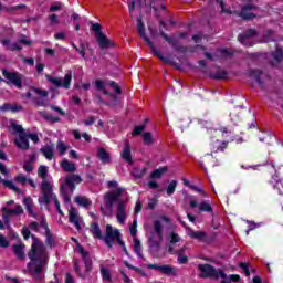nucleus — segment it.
Instances as JSON below:
<instances>
[{
  "label": "nucleus",
  "instance_id": "a18cd8bd",
  "mask_svg": "<svg viewBox=\"0 0 283 283\" xmlns=\"http://www.w3.org/2000/svg\"><path fill=\"white\" fill-rule=\"evenodd\" d=\"M273 41V30L269 29L263 33V43H271Z\"/></svg>",
  "mask_w": 283,
  "mask_h": 283
},
{
  "label": "nucleus",
  "instance_id": "39448f33",
  "mask_svg": "<svg viewBox=\"0 0 283 283\" xmlns=\"http://www.w3.org/2000/svg\"><path fill=\"white\" fill-rule=\"evenodd\" d=\"M38 175L42 178L41 189H42V202L44 205H50V196H52V184L48 181V167L40 166L38 170Z\"/></svg>",
  "mask_w": 283,
  "mask_h": 283
},
{
  "label": "nucleus",
  "instance_id": "6e6552de",
  "mask_svg": "<svg viewBox=\"0 0 283 283\" xmlns=\"http://www.w3.org/2000/svg\"><path fill=\"white\" fill-rule=\"evenodd\" d=\"M46 80L49 83H52L54 87H64V90H70V86L72 85V71H69L64 75V80L61 77H52L50 75H46Z\"/></svg>",
  "mask_w": 283,
  "mask_h": 283
},
{
  "label": "nucleus",
  "instance_id": "c85d7f7f",
  "mask_svg": "<svg viewBox=\"0 0 283 283\" xmlns=\"http://www.w3.org/2000/svg\"><path fill=\"white\" fill-rule=\"evenodd\" d=\"M167 170H168L167 166H163V167H160L158 169H155L150 174L149 178H151V180L160 179V178H163L164 174H167Z\"/></svg>",
  "mask_w": 283,
  "mask_h": 283
},
{
  "label": "nucleus",
  "instance_id": "4468645a",
  "mask_svg": "<svg viewBox=\"0 0 283 283\" xmlns=\"http://www.w3.org/2000/svg\"><path fill=\"white\" fill-rule=\"evenodd\" d=\"M150 50L153 52V56H156L157 59H159V61L166 63V65H172L174 67H176V70H180V64L176 63V61H174V59L171 57L164 56L163 53H160V51L156 49V45L153 46Z\"/></svg>",
  "mask_w": 283,
  "mask_h": 283
},
{
  "label": "nucleus",
  "instance_id": "37998d69",
  "mask_svg": "<svg viewBox=\"0 0 283 283\" xmlns=\"http://www.w3.org/2000/svg\"><path fill=\"white\" fill-rule=\"evenodd\" d=\"M101 275L104 282H112V273L105 266L101 269Z\"/></svg>",
  "mask_w": 283,
  "mask_h": 283
},
{
  "label": "nucleus",
  "instance_id": "423d86ee",
  "mask_svg": "<svg viewBox=\"0 0 283 283\" xmlns=\"http://www.w3.org/2000/svg\"><path fill=\"white\" fill-rule=\"evenodd\" d=\"M104 242L108 249H112L114 247V242H117L122 249L125 248V241H123V234H120V231L118 229L114 230V227L112 224L106 226V233L104 235Z\"/></svg>",
  "mask_w": 283,
  "mask_h": 283
},
{
  "label": "nucleus",
  "instance_id": "a211bd4d",
  "mask_svg": "<svg viewBox=\"0 0 283 283\" xmlns=\"http://www.w3.org/2000/svg\"><path fill=\"white\" fill-rule=\"evenodd\" d=\"M14 144L19 149H22V151H28V149H30V139L28 138V133L20 134L19 138L14 140Z\"/></svg>",
  "mask_w": 283,
  "mask_h": 283
},
{
  "label": "nucleus",
  "instance_id": "2f4dec72",
  "mask_svg": "<svg viewBox=\"0 0 283 283\" xmlns=\"http://www.w3.org/2000/svg\"><path fill=\"white\" fill-rule=\"evenodd\" d=\"M23 249H24V245H22V244L13 245V253L17 255L18 260L25 259V251Z\"/></svg>",
  "mask_w": 283,
  "mask_h": 283
},
{
  "label": "nucleus",
  "instance_id": "e433bc0d",
  "mask_svg": "<svg viewBox=\"0 0 283 283\" xmlns=\"http://www.w3.org/2000/svg\"><path fill=\"white\" fill-rule=\"evenodd\" d=\"M240 17L243 21H253V19H258V14L251 13L244 9H241Z\"/></svg>",
  "mask_w": 283,
  "mask_h": 283
},
{
  "label": "nucleus",
  "instance_id": "dca6fc26",
  "mask_svg": "<svg viewBox=\"0 0 283 283\" xmlns=\"http://www.w3.org/2000/svg\"><path fill=\"white\" fill-rule=\"evenodd\" d=\"M187 235L192 240H198V242H209V235L205 231H195L193 229L189 228Z\"/></svg>",
  "mask_w": 283,
  "mask_h": 283
},
{
  "label": "nucleus",
  "instance_id": "ea45409f",
  "mask_svg": "<svg viewBox=\"0 0 283 283\" xmlns=\"http://www.w3.org/2000/svg\"><path fill=\"white\" fill-rule=\"evenodd\" d=\"M272 57L274 59V61L276 63H282L283 61V50L282 48H276V50L274 52H272Z\"/></svg>",
  "mask_w": 283,
  "mask_h": 283
},
{
  "label": "nucleus",
  "instance_id": "2eb2a0df",
  "mask_svg": "<svg viewBox=\"0 0 283 283\" xmlns=\"http://www.w3.org/2000/svg\"><path fill=\"white\" fill-rule=\"evenodd\" d=\"M258 36V30L248 29L243 33L238 35V41L242 43V45H247V48H251L253 44H247L248 39H254Z\"/></svg>",
  "mask_w": 283,
  "mask_h": 283
},
{
  "label": "nucleus",
  "instance_id": "412c9836",
  "mask_svg": "<svg viewBox=\"0 0 283 283\" xmlns=\"http://www.w3.org/2000/svg\"><path fill=\"white\" fill-rule=\"evenodd\" d=\"M69 222L74 224L77 231H81V222L78 221V212H76V208L71 207L69 210Z\"/></svg>",
  "mask_w": 283,
  "mask_h": 283
},
{
  "label": "nucleus",
  "instance_id": "20e7f679",
  "mask_svg": "<svg viewBox=\"0 0 283 283\" xmlns=\"http://www.w3.org/2000/svg\"><path fill=\"white\" fill-rule=\"evenodd\" d=\"M148 242L151 251H160V242H163V223L160 220L153 222V231H150Z\"/></svg>",
  "mask_w": 283,
  "mask_h": 283
},
{
  "label": "nucleus",
  "instance_id": "ddd939ff",
  "mask_svg": "<svg viewBox=\"0 0 283 283\" xmlns=\"http://www.w3.org/2000/svg\"><path fill=\"white\" fill-rule=\"evenodd\" d=\"M77 253L82 255V260L84 262L86 273H92L93 262H92V258L90 256V252L85 251V248H83V245L77 243Z\"/></svg>",
  "mask_w": 283,
  "mask_h": 283
},
{
  "label": "nucleus",
  "instance_id": "6e6d98bb",
  "mask_svg": "<svg viewBox=\"0 0 283 283\" xmlns=\"http://www.w3.org/2000/svg\"><path fill=\"white\" fill-rule=\"evenodd\" d=\"M15 182H19L20 185H25L28 182V177H25L23 174H20L15 177Z\"/></svg>",
  "mask_w": 283,
  "mask_h": 283
},
{
  "label": "nucleus",
  "instance_id": "a878e982",
  "mask_svg": "<svg viewBox=\"0 0 283 283\" xmlns=\"http://www.w3.org/2000/svg\"><path fill=\"white\" fill-rule=\"evenodd\" d=\"M2 211L7 217L23 216V207L17 206L14 209L3 208Z\"/></svg>",
  "mask_w": 283,
  "mask_h": 283
},
{
  "label": "nucleus",
  "instance_id": "5701e85b",
  "mask_svg": "<svg viewBox=\"0 0 283 283\" xmlns=\"http://www.w3.org/2000/svg\"><path fill=\"white\" fill-rule=\"evenodd\" d=\"M229 147V142H221V140H216L210 145L211 154H219V151H224Z\"/></svg>",
  "mask_w": 283,
  "mask_h": 283
},
{
  "label": "nucleus",
  "instance_id": "69168bd1",
  "mask_svg": "<svg viewBox=\"0 0 283 283\" xmlns=\"http://www.w3.org/2000/svg\"><path fill=\"white\" fill-rule=\"evenodd\" d=\"M39 222L36 221H32L30 224H29V229H31V231H35V233H39Z\"/></svg>",
  "mask_w": 283,
  "mask_h": 283
},
{
  "label": "nucleus",
  "instance_id": "a19ab883",
  "mask_svg": "<svg viewBox=\"0 0 283 283\" xmlns=\"http://www.w3.org/2000/svg\"><path fill=\"white\" fill-rule=\"evenodd\" d=\"M132 174H133L134 178L140 179L147 174V168L136 167L133 169Z\"/></svg>",
  "mask_w": 283,
  "mask_h": 283
},
{
  "label": "nucleus",
  "instance_id": "774afa93",
  "mask_svg": "<svg viewBox=\"0 0 283 283\" xmlns=\"http://www.w3.org/2000/svg\"><path fill=\"white\" fill-rule=\"evenodd\" d=\"M65 283H75L72 274L66 273Z\"/></svg>",
  "mask_w": 283,
  "mask_h": 283
},
{
  "label": "nucleus",
  "instance_id": "393cba45",
  "mask_svg": "<svg viewBox=\"0 0 283 283\" xmlns=\"http://www.w3.org/2000/svg\"><path fill=\"white\" fill-rule=\"evenodd\" d=\"M40 151L42 153L44 158H46V160H53L54 159V144L45 145L44 147H42L40 149Z\"/></svg>",
  "mask_w": 283,
  "mask_h": 283
},
{
  "label": "nucleus",
  "instance_id": "13d9d810",
  "mask_svg": "<svg viewBox=\"0 0 283 283\" xmlns=\"http://www.w3.org/2000/svg\"><path fill=\"white\" fill-rule=\"evenodd\" d=\"M77 52L82 55V59H86L87 50L85 49V43H80Z\"/></svg>",
  "mask_w": 283,
  "mask_h": 283
},
{
  "label": "nucleus",
  "instance_id": "6ab92c4d",
  "mask_svg": "<svg viewBox=\"0 0 283 283\" xmlns=\"http://www.w3.org/2000/svg\"><path fill=\"white\" fill-rule=\"evenodd\" d=\"M250 78H254L261 90H264V81H262V70L260 69H250L248 71Z\"/></svg>",
  "mask_w": 283,
  "mask_h": 283
},
{
  "label": "nucleus",
  "instance_id": "f257e3e1",
  "mask_svg": "<svg viewBox=\"0 0 283 283\" xmlns=\"http://www.w3.org/2000/svg\"><path fill=\"white\" fill-rule=\"evenodd\" d=\"M22 235L24 240H30V235L33 240L28 253V258L31 260V263L28 265L29 271H31L35 280H43V271L48 266V250L39 238L30 232V228H23Z\"/></svg>",
  "mask_w": 283,
  "mask_h": 283
},
{
  "label": "nucleus",
  "instance_id": "79ce46f5",
  "mask_svg": "<svg viewBox=\"0 0 283 283\" xmlns=\"http://www.w3.org/2000/svg\"><path fill=\"white\" fill-rule=\"evenodd\" d=\"M177 187H178V180H171L166 189L167 196H174V193H176Z\"/></svg>",
  "mask_w": 283,
  "mask_h": 283
},
{
  "label": "nucleus",
  "instance_id": "aec40b11",
  "mask_svg": "<svg viewBox=\"0 0 283 283\" xmlns=\"http://www.w3.org/2000/svg\"><path fill=\"white\" fill-rule=\"evenodd\" d=\"M116 218L120 224L127 220V207L125 206V202L119 201L116 210Z\"/></svg>",
  "mask_w": 283,
  "mask_h": 283
},
{
  "label": "nucleus",
  "instance_id": "5fc2aeb1",
  "mask_svg": "<svg viewBox=\"0 0 283 283\" xmlns=\"http://www.w3.org/2000/svg\"><path fill=\"white\" fill-rule=\"evenodd\" d=\"M95 88L97 90V92H103V90H105V82H103V80H96Z\"/></svg>",
  "mask_w": 283,
  "mask_h": 283
},
{
  "label": "nucleus",
  "instance_id": "0e129e2a",
  "mask_svg": "<svg viewBox=\"0 0 283 283\" xmlns=\"http://www.w3.org/2000/svg\"><path fill=\"white\" fill-rule=\"evenodd\" d=\"M52 242H54V237L52 235V232L48 230V232H46V244L49 247H52Z\"/></svg>",
  "mask_w": 283,
  "mask_h": 283
},
{
  "label": "nucleus",
  "instance_id": "052dcab7",
  "mask_svg": "<svg viewBox=\"0 0 283 283\" xmlns=\"http://www.w3.org/2000/svg\"><path fill=\"white\" fill-rule=\"evenodd\" d=\"M177 261L179 264H187V262H189V256L185 254H178Z\"/></svg>",
  "mask_w": 283,
  "mask_h": 283
},
{
  "label": "nucleus",
  "instance_id": "9b49d317",
  "mask_svg": "<svg viewBox=\"0 0 283 283\" xmlns=\"http://www.w3.org/2000/svg\"><path fill=\"white\" fill-rule=\"evenodd\" d=\"M159 34L161 38L165 39V41H167V43H169V45H171V48L175 50V52H179L180 54H187V52H189L188 46L180 44L178 42V40L169 36L167 33H165V31L160 30Z\"/></svg>",
  "mask_w": 283,
  "mask_h": 283
},
{
  "label": "nucleus",
  "instance_id": "b1692460",
  "mask_svg": "<svg viewBox=\"0 0 283 283\" xmlns=\"http://www.w3.org/2000/svg\"><path fill=\"white\" fill-rule=\"evenodd\" d=\"M90 233L95 240L105 241V237H103V231L101 230V226H98V223H91Z\"/></svg>",
  "mask_w": 283,
  "mask_h": 283
},
{
  "label": "nucleus",
  "instance_id": "680f3d73",
  "mask_svg": "<svg viewBox=\"0 0 283 283\" xmlns=\"http://www.w3.org/2000/svg\"><path fill=\"white\" fill-rule=\"evenodd\" d=\"M94 123H96L95 116H90L87 119L84 120V125H86V127L94 125Z\"/></svg>",
  "mask_w": 283,
  "mask_h": 283
},
{
  "label": "nucleus",
  "instance_id": "603ef678",
  "mask_svg": "<svg viewBox=\"0 0 283 283\" xmlns=\"http://www.w3.org/2000/svg\"><path fill=\"white\" fill-rule=\"evenodd\" d=\"M180 242V235L176 232L170 233V244H178Z\"/></svg>",
  "mask_w": 283,
  "mask_h": 283
},
{
  "label": "nucleus",
  "instance_id": "864d4df0",
  "mask_svg": "<svg viewBox=\"0 0 283 283\" xmlns=\"http://www.w3.org/2000/svg\"><path fill=\"white\" fill-rule=\"evenodd\" d=\"M0 247H2V249L10 247V241H8L3 234H0Z\"/></svg>",
  "mask_w": 283,
  "mask_h": 283
},
{
  "label": "nucleus",
  "instance_id": "c03bdc74",
  "mask_svg": "<svg viewBox=\"0 0 283 283\" xmlns=\"http://www.w3.org/2000/svg\"><path fill=\"white\" fill-rule=\"evenodd\" d=\"M143 140L144 145H154V137L151 136V133L146 132L143 134Z\"/></svg>",
  "mask_w": 283,
  "mask_h": 283
},
{
  "label": "nucleus",
  "instance_id": "9d476101",
  "mask_svg": "<svg viewBox=\"0 0 283 283\" xmlns=\"http://www.w3.org/2000/svg\"><path fill=\"white\" fill-rule=\"evenodd\" d=\"M120 196H123V188H117L113 192H106L104 196L105 208L108 209V211H112L114 209V202H118Z\"/></svg>",
  "mask_w": 283,
  "mask_h": 283
},
{
  "label": "nucleus",
  "instance_id": "4d7b16f0",
  "mask_svg": "<svg viewBox=\"0 0 283 283\" xmlns=\"http://www.w3.org/2000/svg\"><path fill=\"white\" fill-rule=\"evenodd\" d=\"M12 129L21 136V134H27L25 130L23 129V126L19 124H12Z\"/></svg>",
  "mask_w": 283,
  "mask_h": 283
},
{
  "label": "nucleus",
  "instance_id": "bb28decb",
  "mask_svg": "<svg viewBox=\"0 0 283 283\" xmlns=\"http://www.w3.org/2000/svg\"><path fill=\"white\" fill-rule=\"evenodd\" d=\"M2 45H4V48H8V50H10V52H21V50H23V46L17 44V43L10 44V39H3Z\"/></svg>",
  "mask_w": 283,
  "mask_h": 283
},
{
  "label": "nucleus",
  "instance_id": "cd10ccee",
  "mask_svg": "<svg viewBox=\"0 0 283 283\" xmlns=\"http://www.w3.org/2000/svg\"><path fill=\"white\" fill-rule=\"evenodd\" d=\"M61 166L62 169H64V171H66L67 174H74V171H76V165L67 159L62 160Z\"/></svg>",
  "mask_w": 283,
  "mask_h": 283
},
{
  "label": "nucleus",
  "instance_id": "8fccbe9b",
  "mask_svg": "<svg viewBox=\"0 0 283 283\" xmlns=\"http://www.w3.org/2000/svg\"><path fill=\"white\" fill-rule=\"evenodd\" d=\"M57 150L60 151L61 156H65V153L67 151V146L63 142L57 143Z\"/></svg>",
  "mask_w": 283,
  "mask_h": 283
},
{
  "label": "nucleus",
  "instance_id": "1a4fd4ad",
  "mask_svg": "<svg viewBox=\"0 0 283 283\" xmlns=\"http://www.w3.org/2000/svg\"><path fill=\"white\" fill-rule=\"evenodd\" d=\"M2 75L7 81L11 82L14 87H18V90L23 88V75L19 72H10L8 70H2Z\"/></svg>",
  "mask_w": 283,
  "mask_h": 283
},
{
  "label": "nucleus",
  "instance_id": "f03ea898",
  "mask_svg": "<svg viewBox=\"0 0 283 283\" xmlns=\"http://www.w3.org/2000/svg\"><path fill=\"white\" fill-rule=\"evenodd\" d=\"M83 182V178L80 175H67L65 177L64 184L60 187V193L64 199L65 205H70L72 202V193L76 191V185H81Z\"/></svg>",
  "mask_w": 283,
  "mask_h": 283
},
{
  "label": "nucleus",
  "instance_id": "c756f323",
  "mask_svg": "<svg viewBox=\"0 0 283 283\" xmlns=\"http://www.w3.org/2000/svg\"><path fill=\"white\" fill-rule=\"evenodd\" d=\"M0 182H2V185L4 187H7V189H10L11 191H14L15 193H21V190L19 187H17L14 185V182H12V180H8V179H2L0 176Z\"/></svg>",
  "mask_w": 283,
  "mask_h": 283
},
{
  "label": "nucleus",
  "instance_id": "c9c22d12",
  "mask_svg": "<svg viewBox=\"0 0 283 283\" xmlns=\"http://www.w3.org/2000/svg\"><path fill=\"white\" fill-rule=\"evenodd\" d=\"M228 75L229 73H227V71H218L217 73H211L210 78L214 81H227Z\"/></svg>",
  "mask_w": 283,
  "mask_h": 283
},
{
  "label": "nucleus",
  "instance_id": "49530a36",
  "mask_svg": "<svg viewBox=\"0 0 283 283\" xmlns=\"http://www.w3.org/2000/svg\"><path fill=\"white\" fill-rule=\"evenodd\" d=\"M239 269H241L247 277L251 275V270L249 269V263L241 262L239 263Z\"/></svg>",
  "mask_w": 283,
  "mask_h": 283
},
{
  "label": "nucleus",
  "instance_id": "338daca9",
  "mask_svg": "<svg viewBox=\"0 0 283 283\" xmlns=\"http://www.w3.org/2000/svg\"><path fill=\"white\" fill-rule=\"evenodd\" d=\"M241 9L249 12V10H260V7H258L255 4H245Z\"/></svg>",
  "mask_w": 283,
  "mask_h": 283
},
{
  "label": "nucleus",
  "instance_id": "3c124183",
  "mask_svg": "<svg viewBox=\"0 0 283 283\" xmlns=\"http://www.w3.org/2000/svg\"><path fill=\"white\" fill-rule=\"evenodd\" d=\"M109 87H113L114 92L118 95L123 94V91L120 90V86H118V84L114 81H111L108 83Z\"/></svg>",
  "mask_w": 283,
  "mask_h": 283
},
{
  "label": "nucleus",
  "instance_id": "473e14b6",
  "mask_svg": "<svg viewBox=\"0 0 283 283\" xmlns=\"http://www.w3.org/2000/svg\"><path fill=\"white\" fill-rule=\"evenodd\" d=\"M23 205L31 218H36V214H34V210H32V199L30 197H25L23 199Z\"/></svg>",
  "mask_w": 283,
  "mask_h": 283
},
{
  "label": "nucleus",
  "instance_id": "72a5a7b5",
  "mask_svg": "<svg viewBox=\"0 0 283 283\" xmlns=\"http://www.w3.org/2000/svg\"><path fill=\"white\" fill-rule=\"evenodd\" d=\"M275 185H273V189H275L279 196H283V179H277V176H273Z\"/></svg>",
  "mask_w": 283,
  "mask_h": 283
},
{
  "label": "nucleus",
  "instance_id": "4be33fe9",
  "mask_svg": "<svg viewBox=\"0 0 283 283\" xmlns=\"http://www.w3.org/2000/svg\"><path fill=\"white\" fill-rule=\"evenodd\" d=\"M120 158L128 165H134V158H132V145H129V143L125 144L124 149L120 153Z\"/></svg>",
  "mask_w": 283,
  "mask_h": 283
},
{
  "label": "nucleus",
  "instance_id": "f704fd0d",
  "mask_svg": "<svg viewBox=\"0 0 283 283\" xmlns=\"http://www.w3.org/2000/svg\"><path fill=\"white\" fill-rule=\"evenodd\" d=\"M74 202H76V205H78L80 207H85V208L92 205V201L87 199V197H81V196L75 197Z\"/></svg>",
  "mask_w": 283,
  "mask_h": 283
},
{
  "label": "nucleus",
  "instance_id": "4c0bfd02",
  "mask_svg": "<svg viewBox=\"0 0 283 283\" xmlns=\"http://www.w3.org/2000/svg\"><path fill=\"white\" fill-rule=\"evenodd\" d=\"M133 249L136 255L143 259V247L140 245V240L134 239Z\"/></svg>",
  "mask_w": 283,
  "mask_h": 283
},
{
  "label": "nucleus",
  "instance_id": "58836bf2",
  "mask_svg": "<svg viewBox=\"0 0 283 283\" xmlns=\"http://www.w3.org/2000/svg\"><path fill=\"white\" fill-rule=\"evenodd\" d=\"M199 212L200 213H213V207H211L210 203L202 201L199 205Z\"/></svg>",
  "mask_w": 283,
  "mask_h": 283
},
{
  "label": "nucleus",
  "instance_id": "09e8293b",
  "mask_svg": "<svg viewBox=\"0 0 283 283\" xmlns=\"http://www.w3.org/2000/svg\"><path fill=\"white\" fill-rule=\"evenodd\" d=\"M44 119L48 120L49 123H61V118L52 114L44 115Z\"/></svg>",
  "mask_w": 283,
  "mask_h": 283
},
{
  "label": "nucleus",
  "instance_id": "f8f14e48",
  "mask_svg": "<svg viewBox=\"0 0 283 283\" xmlns=\"http://www.w3.org/2000/svg\"><path fill=\"white\" fill-rule=\"evenodd\" d=\"M147 269H154L155 271H159V273H161L163 275H167L168 277L176 276V268L169 264H148Z\"/></svg>",
  "mask_w": 283,
  "mask_h": 283
},
{
  "label": "nucleus",
  "instance_id": "bf43d9fd",
  "mask_svg": "<svg viewBox=\"0 0 283 283\" xmlns=\"http://www.w3.org/2000/svg\"><path fill=\"white\" fill-rule=\"evenodd\" d=\"M27 138L32 140V143H34L35 145L36 143H39V135H36V133H28Z\"/></svg>",
  "mask_w": 283,
  "mask_h": 283
},
{
  "label": "nucleus",
  "instance_id": "0eeeda50",
  "mask_svg": "<svg viewBox=\"0 0 283 283\" xmlns=\"http://www.w3.org/2000/svg\"><path fill=\"white\" fill-rule=\"evenodd\" d=\"M91 30L95 33V39L101 50L114 48V42L109 41V38L103 32L101 23H93Z\"/></svg>",
  "mask_w": 283,
  "mask_h": 283
},
{
  "label": "nucleus",
  "instance_id": "7c9ffc66",
  "mask_svg": "<svg viewBox=\"0 0 283 283\" xmlns=\"http://www.w3.org/2000/svg\"><path fill=\"white\" fill-rule=\"evenodd\" d=\"M97 158H99L104 165H107V163L111 161L109 153H107L105 148H99L97 150Z\"/></svg>",
  "mask_w": 283,
  "mask_h": 283
},
{
  "label": "nucleus",
  "instance_id": "e2e57ef3",
  "mask_svg": "<svg viewBox=\"0 0 283 283\" xmlns=\"http://www.w3.org/2000/svg\"><path fill=\"white\" fill-rule=\"evenodd\" d=\"M63 8V4L61 2H56V4H53L50 7V12H57V10H61Z\"/></svg>",
  "mask_w": 283,
  "mask_h": 283
},
{
  "label": "nucleus",
  "instance_id": "de8ad7c7",
  "mask_svg": "<svg viewBox=\"0 0 283 283\" xmlns=\"http://www.w3.org/2000/svg\"><path fill=\"white\" fill-rule=\"evenodd\" d=\"M143 132H145V124H142L140 126H135L132 132V136H140Z\"/></svg>",
  "mask_w": 283,
  "mask_h": 283
},
{
  "label": "nucleus",
  "instance_id": "f3484780",
  "mask_svg": "<svg viewBox=\"0 0 283 283\" xmlns=\"http://www.w3.org/2000/svg\"><path fill=\"white\" fill-rule=\"evenodd\" d=\"M137 32L140 36V39H144V41L147 43V45L150 48H154V42H151V40L149 39V36H147V34L145 33V23H143L142 19L137 20Z\"/></svg>",
  "mask_w": 283,
  "mask_h": 283
},
{
  "label": "nucleus",
  "instance_id": "7ed1b4c3",
  "mask_svg": "<svg viewBox=\"0 0 283 283\" xmlns=\"http://www.w3.org/2000/svg\"><path fill=\"white\" fill-rule=\"evenodd\" d=\"M198 271H200L199 277H202L203 280H219V277L227 280V273H224L223 270L218 271L216 266L209 263L199 264Z\"/></svg>",
  "mask_w": 283,
  "mask_h": 283
}]
</instances>
